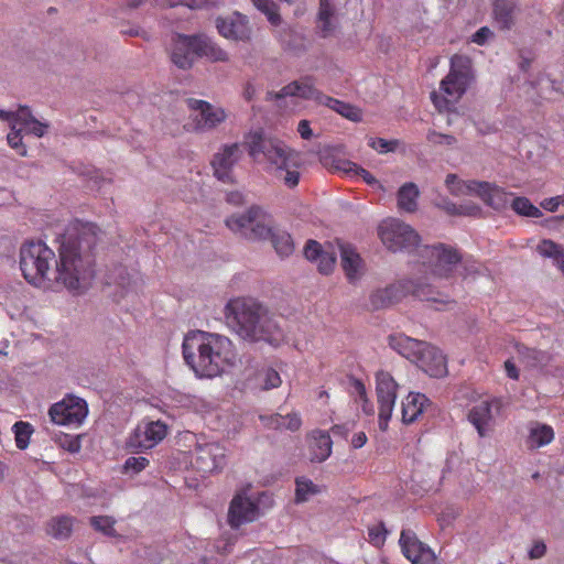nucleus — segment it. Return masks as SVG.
Returning a JSON list of instances; mask_svg holds the SVG:
<instances>
[{
	"label": "nucleus",
	"instance_id": "23",
	"mask_svg": "<svg viewBox=\"0 0 564 564\" xmlns=\"http://www.w3.org/2000/svg\"><path fill=\"white\" fill-rule=\"evenodd\" d=\"M173 42L171 53L172 62L183 69L192 67L196 57V48L194 45L195 36L176 34Z\"/></svg>",
	"mask_w": 564,
	"mask_h": 564
},
{
	"label": "nucleus",
	"instance_id": "11",
	"mask_svg": "<svg viewBox=\"0 0 564 564\" xmlns=\"http://www.w3.org/2000/svg\"><path fill=\"white\" fill-rule=\"evenodd\" d=\"M398 383L390 372L380 370L376 373V392L379 404L378 424L382 432L389 426L397 400Z\"/></svg>",
	"mask_w": 564,
	"mask_h": 564
},
{
	"label": "nucleus",
	"instance_id": "62",
	"mask_svg": "<svg viewBox=\"0 0 564 564\" xmlns=\"http://www.w3.org/2000/svg\"><path fill=\"white\" fill-rule=\"evenodd\" d=\"M505 369H506L507 376L510 379H513V380L519 379V370L512 360L508 359L505 361Z\"/></svg>",
	"mask_w": 564,
	"mask_h": 564
},
{
	"label": "nucleus",
	"instance_id": "26",
	"mask_svg": "<svg viewBox=\"0 0 564 564\" xmlns=\"http://www.w3.org/2000/svg\"><path fill=\"white\" fill-rule=\"evenodd\" d=\"M13 117H17L18 121H21L23 127H25L24 132L32 133L36 137L44 135L47 126L37 121L32 116L29 107H20L17 111H6L0 109L1 120H11Z\"/></svg>",
	"mask_w": 564,
	"mask_h": 564
},
{
	"label": "nucleus",
	"instance_id": "37",
	"mask_svg": "<svg viewBox=\"0 0 564 564\" xmlns=\"http://www.w3.org/2000/svg\"><path fill=\"white\" fill-rule=\"evenodd\" d=\"M323 105L327 106L328 108L335 110L343 117L351 120V121H360L361 120V111L359 108L351 106L347 102H344L341 100H338L336 98L326 96Z\"/></svg>",
	"mask_w": 564,
	"mask_h": 564
},
{
	"label": "nucleus",
	"instance_id": "15",
	"mask_svg": "<svg viewBox=\"0 0 564 564\" xmlns=\"http://www.w3.org/2000/svg\"><path fill=\"white\" fill-rule=\"evenodd\" d=\"M195 468L209 474L221 469L226 465V449L219 443L198 445L194 462Z\"/></svg>",
	"mask_w": 564,
	"mask_h": 564
},
{
	"label": "nucleus",
	"instance_id": "55",
	"mask_svg": "<svg viewBox=\"0 0 564 564\" xmlns=\"http://www.w3.org/2000/svg\"><path fill=\"white\" fill-rule=\"evenodd\" d=\"M446 210L453 215H474L475 213L479 212V208L476 206L468 207L462 205L457 206L455 204H447Z\"/></svg>",
	"mask_w": 564,
	"mask_h": 564
},
{
	"label": "nucleus",
	"instance_id": "53",
	"mask_svg": "<svg viewBox=\"0 0 564 564\" xmlns=\"http://www.w3.org/2000/svg\"><path fill=\"white\" fill-rule=\"evenodd\" d=\"M427 140L432 143H445L452 145L456 142L455 137L451 134L438 133L436 131H430L427 133Z\"/></svg>",
	"mask_w": 564,
	"mask_h": 564
},
{
	"label": "nucleus",
	"instance_id": "61",
	"mask_svg": "<svg viewBox=\"0 0 564 564\" xmlns=\"http://www.w3.org/2000/svg\"><path fill=\"white\" fill-rule=\"evenodd\" d=\"M356 177H361L368 185H376L378 183L377 178L361 166H359Z\"/></svg>",
	"mask_w": 564,
	"mask_h": 564
},
{
	"label": "nucleus",
	"instance_id": "50",
	"mask_svg": "<svg viewBox=\"0 0 564 564\" xmlns=\"http://www.w3.org/2000/svg\"><path fill=\"white\" fill-rule=\"evenodd\" d=\"M324 253L321 243L316 240H308L304 247V256L310 261H317Z\"/></svg>",
	"mask_w": 564,
	"mask_h": 564
},
{
	"label": "nucleus",
	"instance_id": "49",
	"mask_svg": "<svg viewBox=\"0 0 564 564\" xmlns=\"http://www.w3.org/2000/svg\"><path fill=\"white\" fill-rule=\"evenodd\" d=\"M149 459L143 457V456H139V457H129L127 458V460L124 462V469L127 471L131 470L135 474L142 471L147 466H149Z\"/></svg>",
	"mask_w": 564,
	"mask_h": 564
},
{
	"label": "nucleus",
	"instance_id": "51",
	"mask_svg": "<svg viewBox=\"0 0 564 564\" xmlns=\"http://www.w3.org/2000/svg\"><path fill=\"white\" fill-rule=\"evenodd\" d=\"M261 422L264 426L273 430H283V415L281 414H272L268 416H260Z\"/></svg>",
	"mask_w": 564,
	"mask_h": 564
},
{
	"label": "nucleus",
	"instance_id": "64",
	"mask_svg": "<svg viewBox=\"0 0 564 564\" xmlns=\"http://www.w3.org/2000/svg\"><path fill=\"white\" fill-rule=\"evenodd\" d=\"M361 410L367 415H372L375 413L373 404L370 402L368 397L366 395L365 399H361L360 401Z\"/></svg>",
	"mask_w": 564,
	"mask_h": 564
},
{
	"label": "nucleus",
	"instance_id": "9",
	"mask_svg": "<svg viewBox=\"0 0 564 564\" xmlns=\"http://www.w3.org/2000/svg\"><path fill=\"white\" fill-rule=\"evenodd\" d=\"M383 246L392 252H412L420 243L419 234L408 224L397 218H388L378 227Z\"/></svg>",
	"mask_w": 564,
	"mask_h": 564
},
{
	"label": "nucleus",
	"instance_id": "54",
	"mask_svg": "<svg viewBox=\"0 0 564 564\" xmlns=\"http://www.w3.org/2000/svg\"><path fill=\"white\" fill-rule=\"evenodd\" d=\"M370 147L377 150L379 153H387L394 150L395 143L389 142L382 138H376L371 140Z\"/></svg>",
	"mask_w": 564,
	"mask_h": 564
},
{
	"label": "nucleus",
	"instance_id": "14",
	"mask_svg": "<svg viewBox=\"0 0 564 564\" xmlns=\"http://www.w3.org/2000/svg\"><path fill=\"white\" fill-rule=\"evenodd\" d=\"M399 543L402 553L412 564H440L433 550L421 542L412 530L403 529Z\"/></svg>",
	"mask_w": 564,
	"mask_h": 564
},
{
	"label": "nucleus",
	"instance_id": "8",
	"mask_svg": "<svg viewBox=\"0 0 564 564\" xmlns=\"http://www.w3.org/2000/svg\"><path fill=\"white\" fill-rule=\"evenodd\" d=\"M445 184L452 194H475L480 197L485 204L497 210L505 209L510 202L511 193L488 182H464L458 180L457 175L448 174Z\"/></svg>",
	"mask_w": 564,
	"mask_h": 564
},
{
	"label": "nucleus",
	"instance_id": "39",
	"mask_svg": "<svg viewBox=\"0 0 564 564\" xmlns=\"http://www.w3.org/2000/svg\"><path fill=\"white\" fill-rule=\"evenodd\" d=\"M256 383L261 390H271L279 388L282 383L280 373L271 368H262L256 375Z\"/></svg>",
	"mask_w": 564,
	"mask_h": 564
},
{
	"label": "nucleus",
	"instance_id": "28",
	"mask_svg": "<svg viewBox=\"0 0 564 564\" xmlns=\"http://www.w3.org/2000/svg\"><path fill=\"white\" fill-rule=\"evenodd\" d=\"M333 448V442L330 435L327 432L316 430L311 434L310 449L311 460L322 463L326 460Z\"/></svg>",
	"mask_w": 564,
	"mask_h": 564
},
{
	"label": "nucleus",
	"instance_id": "60",
	"mask_svg": "<svg viewBox=\"0 0 564 564\" xmlns=\"http://www.w3.org/2000/svg\"><path fill=\"white\" fill-rule=\"evenodd\" d=\"M367 435L365 432H358L352 435L351 447L355 449L361 448L367 443Z\"/></svg>",
	"mask_w": 564,
	"mask_h": 564
},
{
	"label": "nucleus",
	"instance_id": "17",
	"mask_svg": "<svg viewBox=\"0 0 564 564\" xmlns=\"http://www.w3.org/2000/svg\"><path fill=\"white\" fill-rule=\"evenodd\" d=\"M502 405L501 399L492 398L484 400L471 408L468 413V420L476 427L480 437L487 435L489 423L494 420L495 414L500 413Z\"/></svg>",
	"mask_w": 564,
	"mask_h": 564
},
{
	"label": "nucleus",
	"instance_id": "41",
	"mask_svg": "<svg viewBox=\"0 0 564 564\" xmlns=\"http://www.w3.org/2000/svg\"><path fill=\"white\" fill-rule=\"evenodd\" d=\"M512 209L525 217L539 218L542 216L540 208L534 206L527 197H516L511 202Z\"/></svg>",
	"mask_w": 564,
	"mask_h": 564
},
{
	"label": "nucleus",
	"instance_id": "22",
	"mask_svg": "<svg viewBox=\"0 0 564 564\" xmlns=\"http://www.w3.org/2000/svg\"><path fill=\"white\" fill-rule=\"evenodd\" d=\"M186 102L189 109L198 111L196 117L198 129H213L226 119V112L224 109L216 108L205 100L188 98Z\"/></svg>",
	"mask_w": 564,
	"mask_h": 564
},
{
	"label": "nucleus",
	"instance_id": "57",
	"mask_svg": "<svg viewBox=\"0 0 564 564\" xmlns=\"http://www.w3.org/2000/svg\"><path fill=\"white\" fill-rule=\"evenodd\" d=\"M491 35V30L487 26H482L473 34L471 41L478 45H484Z\"/></svg>",
	"mask_w": 564,
	"mask_h": 564
},
{
	"label": "nucleus",
	"instance_id": "31",
	"mask_svg": "<svg viewBox=\"0 0 564 564\" xmlns=\"http://www.w3.org/2000/svg\"><path fill=\"white\" fill-rule=\"evenodd\" d=\"M519 361L527 368L542 369L546 367L551 360V354L525 346H518Z\"/></svg>",
	"mask_w": 564,
	"mask_h": 564
},
{
	"label": "nucleus",
	"instance_id": "27",
	"mask_svg": "<svg viewBox=\"0 0 564 564\" xmlns=\"http://www.w3.org/2000/svg\"><path fill=\"white\" fill-rule=\"evenodd\" d=\"M429 399L425 394L419 392H410L402 401V422L411 424L416 421L424 412Z\"/></svg>",
	"mask_w": 564,
	"mask_h": 564
},
{
	"label": "nucleus",
	"instance_id": "19",
	"mask_svg": "<svg viewBox=\"0 0 564 564\" xmlns=\"http://www.w3.org/2000/svg\"><path fill=\"white\" fill-rule=\"evenodd\" d=\"M286 96H297L303 99L315 100L322 105L326 98V95L315 88L312 77L294 80L284 86L279 93H268L269 99H280Z\"/></svg>",
	"mask_w": 564,
	"mask_h": 564
},
{
	"label": "nucleus",
	"instance_id": "47",
	"mask_svg": "<svg viewBox=\"0 0 564 564\" xmlns=\"http://www.w3.org/2000/svg\"><path fill=\"white\" fill-rule=\"evenodd\" d=\"M334 169L349 177H356L359 165L349 160L338 159L334 162Z\"/></svg>",
	"mask_w": 564,
	"mask_h": 564
},
{
	"label": "nucleus",
	"instance_id": "59",
	"mask_svg": "<svg viewBox=\"0 0 564 564\" xmlns=\"http://www.w3.org/2000/svg\"><path fill=\"white\" fill-rule=\"evenodd\" d=\"M297 131L302 139L310 140L313 135L308 120H301L297 126Z\"/></svg>",
	"mask_w": 564,
	"mask_h": 564
},
{
	"label": "nucleus",
	"instance_id": "33",
	"mask_svg": "<svg viewBox=\"0 0 564 564\" xmlns=\"http://www.w3.org/2000/svg\"><path fill=\"white\" fill-rule=\"evenodd\" d=\"M340 254L343 270L348 280L354 281L358 278L361 258L350 246H341Z\"/></svg>",
	"mask_w": 564,
	"mask_h": 564
},
{
	"label": "nucleus",
	"instance_id": "13",
	"mask_svg": "<svg viewBox=\"0 0 564 564\" xmlns=\"http://www.w3.org/2000/svg\"><path fill=\"white\" fill-rule=\"evenodd\" d=\"M166 434L167 426L161 421L141 422L130 435L127 445L132 452H142L153 448Z\"/></svg>",
	"mask_w": 564,
	"mask_h": 564
},
{
	"label": "nucleus",
	"instance_id": "63",
	"mask_svg": "<svg viewBox=\"0 0 564 564\" xmlns=\"http://www.w3.org/2000/svg\"><path fill=\"white\" fill-rule=\"evenodd\" d=\"M352 387L358 400L360 401L361 399H365V397L367 395V391L362 381L354 379Z\"/></svg>",
	"mask_w": 564,
	"mask_h": 564
},
{
	"label": "nucleus",
	"instance_id": "35",
	"mask_svg": "<svg viewBox=\"0 0 564 564\" xmlns=\"http://www.w3.org/2000/svg\"><path fill=\"white\" fill-rule=\"evenodd\" d=\"M536 251L544 258L553 260L554 264L564 274V248L550 239H543L536 247Z\"/></svg>",
	"mask_w": 564,
	"mask_h": 564
},
{
	"label": "nucleus",
	"instance_id": "52",
	"mask_svg": "<svg viewBox=\"0 0 564 564\" xmlns=\"http://www.w3.org/2000/svg\"><path fill=\"white\" fill-rule=\"evenodd\" d=\"M283 430H290L292 432H295L302 425V420L297 413H290L283 415Z\"/></svg>",
	"mask_w": 564,
	"mask_h": 564
},
{
	"label": "nucleus",
	"instance_id": "30",
	"mask_svg": "<svg viewBox=\"0 0 564 564\" xmlns=\"http://www.w3.org/2000/svg\"><path fill=\"white\" fill-rule=\"evenodd\" d=\"M194 45L196 57H206L213 62H226L228 59L227 52L207 36H195Z\"/></svg>",
	"mask_w": 564,
	"mask_h": 564
},
{
	"label": "nucleus",
	"instance_id": "44",
	"mask_svg": "<svg viewBox=\"0 0 564 564\" xmlns=\"http://www.w3.org/2000/svg\"><path fill=\"white\" fill-rule=\"evenodd\" d=\"M90 524L91 527L100 531L101 533L112 536L115 535V520L111 517L108 516H96L90 518Z\"/></svg>",
	"mask_w": 564,
	"mask_h": 564
},
{
	"label": "nucleus",
	"instance_id": "4",
	"mask_svg": "<svg viewBox=\"0 0 564 564\" xmlns=\"http://www.w3.org/2000/svg\"><path fill=\"white\" fill-rule=\"evenodd\" d=\"M226 225L231 231L249 240L271 238L273 248L281 258L289 257L294 251L291 235L286 231H272L269 218L258 206L250 207L242 215L229 217Z\"/></svg>",
	"mask_w": 564,
	"mask_h": 564
},
{
	"label": "nucleus",
	"instance_id": "3",
	"mask_svg": "<svg viewBox=\"0 0 564 564\" xmlns=\"http://www.w3.org/2000/svg\"><path fill=\"white\" fill-rule=\"evenodd\" d=\"M225 315L236 332L250 341H265L279 346L284 340L283 330L267 314L263 307L252 301L234 299L228 302Z\"/></svg>",
	"mask_w": 564,
	"mask_h": 564
},
{
	"label": "nucleus",
	"instance_id": "32",
	"mask_svg": "<svg viewBox=\"0 0 564 564\" xmlns=\"http://www.w3.org/2000/svg\"><path fill=\"white\" fill-rule=\"evenodd\" d=\"M516 9V0H495L494 15L500 29L509 30L513 25V15Z\"/></svg>",
	"mask_w": 564,
	"mask_h": 564
},
{
	"label": "nucleus",
	"instance_id": "25",
	"mask_svg": "<svg viewBox=\"0 0 564 564\" xmlns=\"http://www.w3.org/2000/svg\"><path fill=\"white\" fill-rule=\"evenodd\" d=\"M389 346L399 355L416 364L425 341L414 339L404 334H393L388 338Z\"/></svg>",
	"mask_w": 564,
	"mask_h": 564
},
{
	"label": "nucleus",
	"instance_id": "21",
	"mask_svg": "<svg viewBox=\"0 0 564 564\" xmlns=\"http://www.w3.org/2000/svg\"><path fill=\"white\" fill-rule=\"evenodd\" d=\"M259 517L258 505L250 498L237 495L230 502L228 511V522L231 528H239L240 525L252 522Z\"/></svg>",
	"mask_w": 564,
	"mask_h": 564
},
{
	"label": "nucleus",
	"instance_id": "40",
	"mask_svg": "<svg viewBox=\"0 0 564 564\" xmlns=\"http://www.w3.org/2000/svg\"><path fill=\"white\" fill-rule=\"evenodd\" d=\"M295 484L296 502L307 501L310 497L317 495L321 491L317 485H315L312 480L304 477L296 478Z\"/></svg>",
	"mask_w": 564,
	"mask_h": 564
},
{
	"label": "nucleus",
	"instance_id": "29",
	"mask_svg": "<svg viewBox=\"0 0 564 564\" xmlns=\"http://www.w3.org/2000/svg\"><path fill=\"white\" fill-rule=\"evenodd\" d=\"M554 430L547 424L531 422L527 437V446L531 449L549 445L554 440Z\"/></svg>",
	"mask_w": 564,
	"mask_h": 564
},
{
	"label": "nucleus",
	"instance_id": "10",
	"mask_svg": "<svg viewBox=\"0 0 564 564\" xmlns=\"http://www.w3.org/2000/svg\"><path fill=\"white\" fill-rule=\"evenodd\" d=\"M422 265L431 274L429 279H447L454 267L460 261L456 249L444 243L424 246L420 250Z\"/></svg>",
	"mask_w": 564,
	"mask_h": 564
},
{
	"label": "nucleus",
	"instance_id": "6",
	"mask_svg": "<svg viewBox=\"0 0 564 564\" xmlns=\"http://www.w3.org/2000/svg\"><path fill=\"white\" fill-rule=\"evenodd\" d=\"M408 294L441 305L451 303L448 294L435 290L434 284L421 280H404L373 291L369 297L370 305L372 310L384 308L400 302Z\"/></svg>",
	"mask_w": 564,
	"mask_h": 564
},
{
	"label": "nucleus",
	"instance_id": "58",
	"mask_svg": "<svg viewBox=\"0 0 564 564\" xmlns=\"http://www.w3.org/2000/svg\"><path fill=\"white\" fill-rule=\"evenodd\" d=\"M546 552V545L542 541H536L533 543L532 547L529 551L530 558H541L544 556Z\"/></svg>",
	"mask_w": 564,
	"mask_h": 564
},
{
	"label": "nucleus",
	"instance_id": "48",
	"mask_svg": "<svg viewBox=\"0 0 564 564\" xmlns=\"http://www.w3.org/2000/svg\"><path fill=\"white\" fill-rule=\"evenodd\" d=\"M336 263V257L333 253L325 252L317 260V268L322 274H329Z\"/></svg>",
	"mask_w": 564,
	"mask_h": 564
},
{
	"label": "nucleus",
	"instance_id": "42",
	"mask_svg": "<svg viewBox=\"0 0 564 564\" xmlns=\"http://www.w3.org/2000/svg\"><path fill=\"white\" fill-rule=\"evenodd\" d=\"M15 445L19 449H25L33 433L32 425L24 421L15 422L13 427Z\"/></svg>",
	"mask_w": 564,
	"mask_h": 564
},
{
	"label": "nucleus",
	"instance_id": "36",
	"mask_svg": "<svg viewBox=\"0 0 564 564\" xmlns=\"http://www.w3.org/2000/svg\"><path fill=\"white\" fill-rule=\"evenodd\" d=\"M75 519L68 516L52 518L47 523V533L55 539H67L72 534Z\"/></svg>",
	"mask_w": 564,
	"mask_h": 564
},
{
	"label": "nucleus",
	"instance_id": "12",
	"mask_svg": "<svg viewBox=\"0 0 564 564\" xmlns=\"http://www.w3.org/2000/svg\"><path fill=\"white\" fill-rule=\"evenodd\" d=\"M51 420L58 425L79 426L88 414V406L84 399L67 395L50 408Z\"/></svg>",
	"mask_w": 564,
	"mask_h": 564
},
{
	"label": "nucleus",
	"instance_id": "2",
	"mask_svg": "<svg viewBox=\"0 0 564 564\" xmlns=\"http://www.w3.org/2000/svg\"><path fill=\"white\" fill-rule=\"evenodd\" d=\"M183 357L202 378H214L232 368L237 351L226 336L202 330L191 332L183 340Z\"/></svg>",
	"mask_w": 564,
	"mask_h": 564
},
{
	"label": "nucleus",
	"instance_id": "16",
	"mask_svg": "<svg viewBox=\"0 0 564 564\" xmlns=\"http://www.w3.org/2000/svg\"><path fill=\"white\" fill-rule=\"evenodd\" d=\"M241 154L240 144L225 145L220 152L215 154L212 161L214 175L224 183H234L232 167L240 160Z\"/></svg>",
	"mask_w": 564,
	"mask_h": 564
},
{
	"label": "nucleus",
	"instance_id": "34",
	"mask_svg": "<svg viewBox=\"0 0 564 564\" xmlns=\"http://www.w3.org/2000/svg\"><path fill=\"white\" fill-rule=\"evenodd\" d=\"M419 194V188L414 183L402 185L398 192V207L408 213L415 212Z\"/></svg>",
	"mask_w": 564,
	"mask_h": 564
},
{
	"label": "nucleus",
	"instance_id": "24",
	"mask_svg": "<svg viewBox=\"0 0 564 564\" xmlns=\"http://www.w3.org/2000/svg\"><path fill=\"white\" fill-rule=\"evenodd\" d=\"M339 26L336 8L332 0H319L316 30L321 37L333 36Z\"/></svg>",
	"mask_w": 564,
	"mask_h": 564
},
{
	"label": "nucleus",
	"instance_id": "7",
	"mask_svg": "<svg viewBox=\"0 0 564 564\" xmlns=\"http://www.w3.org/2000/svg\"><path fill=\"white\" fill-rule=\"evenodd\" d=\"M471 59L455 54L451 58V68L441 80L440 93L432 91L431 100L438 111H449L455 102L466 93L471 80Z\"/></svg>",
	"mask_w": 564,
	"mask_h": 564
},
{
	"label": "nucleus",
	"instance_id": "1",
	"mask_svg": "<svg viewBox=\"0 0 564 564\" xmlns=\"http://www.w3.org/2000/svg\"><path fill=\"white\" fill-rule=\"evenodd\" d=\"M97 243L96 226L75 221L62 236L58 260L43 241H26L20 249L24 279L36 286H63L74 295L85 293L95 276L93 250Z\"/></svg>",
	"mask_w": 564,
	"mask_h": 564
},
{
	"label": "nucleus",
	"instance_id": "45",
	"mask_svg": "<svg viewBox=\"0 0 564 564\" xmlns=\"http://www.w3.org/2000/svg\"><path fill=\"white\" fill-rule=\"evenodd\" d=\"M388 531L383 522H379L368 528V540L375 546H380L387 539Z\"/></svg>",
	"mask_w": 564,
	"mask_h": 564
},
{
	"label": "nucleus",
	"instance_id": "5",
	"mask_svg": "<svg viewBox=\"0 0 564 564\" xmlns=\"http://www.w3.org/2000/svg\"><path fill=\"white\" fill-rule=\"evenodd\" d=\"M249 155L254 160L262 154L280 173L288 187H295L300 181L299 155L281 140L265 137L261 131L250 133L246 139Z\"/></svg>",
	"mask_w": 564,
	"mask_h": 564
},
{
	"label": "nucleus",
	"instance_id": "43",
	"mask_svg": "<svg viewBox=\"0 0 564 564\" xmlns=\"http://www.w3.org/2000/svg\"><path fill=\"white\" fill-rule=\"evenodd\" d=\"M253 4L263 12L272 25H279L281 17L276 3L272 0H252Z\"/></svg>",
	"mask_w": 564,
	"mask_h": 564
},
{
	"label": "nucleus",
	"instance_id": "56",
	"mask_svg": "<svg viewBox=\"0 0 564 564\" xmlns=\"http://www.w3.org/2000/svg\"><path fill=\"white\" fill-rule=\"evenodd\" d=\"M562 203H564V196L560 195L545 198L543 202H541V207L547 212H555Z\"/></svg>",
	"mask_w": 564,
	"mask_h": 564
},
{
	"label": "nucleus",
	"instance_id": "46",
	"mask_svg": "<svg viewBox=\"0 0 564 564\" xmlns=\"http://www.w3.org/2000/svg\"><path fill=\"white\" fill-rule=\"evenodd\" d=\"M171 6L183 4L191 9H204L216 6L219 0H169Z\"/></svg>",
	"mask_w": 564,
	"mask_h": 564
},
{
	"label": "nucleus",
	"instance_id": "18",
	"mask_svg": "<svg viewBox=\"0 0 564 564\" xmlns=\"http://www.w3.org/2000/svg\"><path fill=\"white\" fill-rule=\"evenodd\" d=\"M218 33L229 40L247 42L251 39V28L247 17L235 12L216 20Z\"/></svg>",
	"mask_w": 564,
	"mask_h": 564
},
{
	"label": "nucleus",
	"instance_id": "38",
	"mask_svg": "<svg viewBox=\"0 0 564 564\" xmlns=\"http://www.w3.org/2000/svg\"><path fill=\"white\" fill-rule=\"evenodd\" d=\"M11 124V131L7 135L8 144L14 149L21 156L26 155V147L22 142V132H24L25 127H23L21 121H18L17 117H13L11 120H8Z\"/></svg>",
	"mask_w": 564,
	"mask_h": 564
},
{
	"label": "nucleus",
	"instance_id": "20",
	"mask_svg": "<svg viewBox=\"0 0 564 564\" xmlns=\"http://www.w3.org/2000/svg\"><path fill=\"white\" fill-rule=\"evenodd\" d=\"M415 365L433 378H442L447 375V362L445 356L438 348L426 341Z\"/></svg>",
	"mask_w": 564,
	"mask_h": 564
}]
</instances>
